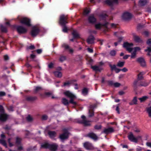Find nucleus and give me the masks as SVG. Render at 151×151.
Instances as JSON below:
<instances>
[{"label":"nucleus","mask_w":151,"mask_h":151,"mask_svg":"<svg viewBox=\"0 0 151 151\" xmlns=\"http://www.w3.org/2000/svg\"><path fill=\"white\" fill-rule=\"evenodd\" d=\"M65 95L70 99L69 101L65 98H63L61 100V102L64 105H68L69 103L72 104L74 105H77V103L75 101V100L76 99V96L69 91H66L64 93Z\"/></svg>","instance_id":"nucleus-1"},{"label":"nucleus","mask_w":151,"mask_h":151,"mask_svg":"<svg viewBox=\"0 0 151 151\" xmlns=\"http://www.w3.org/2000/svg\"><path fill=\"white\" fill-rule=\"evenodd\" d=\"M133 44L132 43H129L128 42H125L123 44V47L126 48V50L129 52L131 53L130 56L132 59L135 58L136 57L137 52L141 50L140 47H132Z\"/></svg>","instance_id":"nucleus-2"},{"label":"nucleus","mask_w":151,"mask_h":151,"mask_svg":"<svg viewBox=\"0 0 151 151\" xmlns=\"http://www.w3.org/2000/svg\"><path fill=\"white\" fill-rule=\"evenodd\" d=\"M58 146L56 144L49 145L48 143H45L41 145L42 147L47 148H49L52 151H56Z\"/></svg>","instance_id":"nucleus-3"},{"label":"nucleus","mask_w":151,"mask_h":151,"mask_svg":"<svg viewBox=\"0 0 151 151\" xmlns=\"http://www.w3.org/2000/svg\"><path fill=\"white\" fill-rule=\"evenodd\" d=\"M18 18L20 20L21 23L25 24L28 26L31 25L30 24V20L29 19L25 17H22L21 19L19 17H18Z\"/></svg>","instance_id":"nucleus-4"},{"label":"nucleus","mask_w":151,"mask_h":151,"mask_svg":"<svg viewBox=\"0 0 151 151\" xmlns=\"http://www.w3.org/2000/svg\"><path fill=\"white\" fill-rule=\"evenodd\" d=\"M128 137L130 141L135 143H137L138 139L139 138L141 139V136H138L137 137H135L132 132L129 133Z\"/></svg>","instance_id":"nucleus-5"},{"label":"nucleus","mask_w":151,"mask_h":151,"mask_svg":"<svg viewBox=\"0 0 151 151\" xmlns=\"http://www.w3.org/2000/svg\"><path fill=\"white\" fill-rule=\"evenodd\" d=\"M67 19V17L66 16L64 15H61L60 17L59 23L62 26H64L67 23L66 21Z\"/></svg>","instance_id":"nucleus-6"},{"label":"nucleus","mask_w":151,"mask_h":151,"mask_svg":"<svg viewBox=\"0 0 151 151\" xmlns=\"http://www.w3.org/2000/svg\"><path fill=\"white\" fill-rule=\"evenodd\" d=\"M63 131L64 133L60 134V138L62 140L67 139L69 135V133L67 131V129H63Z\"/></svg>","instance_id":"nucleus-7"},{"label":"nucleus","mask_w":151,"mask_h":151,"mask_svg":"<svg viewBox=\"0 0 151 151\" xmlns=\"http://www.w3.org/2000/svg\"><path fill=\"white\" fill-rule=\"evenodd\" d=\"M132 17V15L131 14L128 12L124 13L122 16V17L123 19L125 20L129 19Z\"/></svg>","instance_id":"nucleus-8"},{"label":"nucleus","mask_w":151,"mask_h":151,"mask_svg":"<svg viewBox=\"0 0 151 151\" xmlns=\"http://www.w3.org/2000/svg\"><path fill=\"white\" fill-rule=\"evenodd\" d=\"M18 32L19 33H24L27 32V29L21 26H18L17 28Z\"/></svg>","instance_id":"nucleus-9"},{"label":"nucleus","mask_w":151,"mask_h":151,"mask_svg":"<svg viewBox=\"0 0 151 151\" xmlns=\"http://www.w3.org/2000/svg\"><path fill=\"white\" fill-rule=\"evenodd\" d=\"M1 139L0 140V143L4 146L6 148H7V146L5 141L4 139L5 138L4 135L2 134L1 135Z\"/></svg>","instance_id":"nucleus-10"},{"label":"nucleus","mask_w":151,"mask_h":151,"mask_svg":"<svg viewBox=\"0 0 151 151\" xmlns=\"http://www.w3.org/2000/svg\"><path fill=\"white\" fill-rule=\"evenodd\" d=\"M91 68L96 72H100L103 69L101 66L95 65L91 66Z\"/></svg>","instance_id":"nucleus-11"},{"label":"nucleus","mask_w":151,"mask_h":151,"mask_svg":"<svg viewBox=\"0 0 151 151\" xmlns=\"http://www.w3.org/2000/svg\"><path fill=\"white\" fill-rule=\"evenodd\" d=\"M39 32V29L34 27L33 28V29L31 32V35L33 36H35L38 34Z\"/></svg>","instance_id":"nucleus-12"},{"label":"nucleus","mask_w":151,"mask_h":151,"mask_svg":"<svg viewBox=\"0 0 151 151\" xmlns=\"http://www.w3.org/2000/svg\"><path fill=\"white\" fill-rule=\"evenodd\" d=\"M84 147L88 150L92 149L93 148V146L91 144L88 142H86L83 144Z\"/></svg>","instance_id":"nucleus-13"},{"label":"nucleus","mask_w":151,"mask_h":151,"mask_svg":"<svg viewBox=\"0 0 151 151\" xmlns=\"http://www.w3.org/2000/svg\"><path fill=\"white\" fill-rule=\"evenodd\" d=\"M8 116L6 114L3 113L0 115V120L2 121H5L7 118Z\"/></svg>","instance_id":"nucleus-14"},{"label":"nucleus","mask_w":151,"mask_h":151,"mask_svg":"<svg viewBox=\"0 0 151 151\" xmlns=\"http://www.w3.org/2000/svg\"><path fill=\"white\" fill-rule=\"evenodd\" d=\"M81 118L82 119V123H83L85 125L88 126L90 125V122L86 120V117L84 116H82Z\"/></svg>","instance_id":"nucleus-15"},{"label":"nucleus","mask_w":151,"mask_h":151,"mask_svg":"<svg viewBox=\"0 0 151 151\" xmlns=\"http://www.w3.org/2000/svg\"><path fill=\"white\" fill-rule=\"evenodd\" d=\"M114 131V130L113 128L110 127L105 129L103 131V132L107 134L112 132Z\"/></svg>","instance_id":"nucleus-16"},{"label":"nucleus","mask_w":151,"mask_h":151,"mask_svg":"<svg viewBox=\"0 0 151 151\" xmlns=\"http://www.w3.org/2000/svg\"><path fill=\"white\" fill-rule=\"evenodd\" d=\"M62 47L65 49L68 50L70 53H72L73 52V49L70 48L69 46L66 44H63L62 45Z\"/></svg>","instance_id":"nucleus-17"},{"label":"nucleus","mask_w":151,"mask_h":151,"mask_svg":"<svg viewBox=\"0 0 151 151\" xmlns=\"http://www.w3.org/2000/svg\"><path fill=\"white\" fill-rule=\"evenodd\" d=\"M88 20L89 22L91 23H94L96 22V19L93 15H91L89 16Z\"/></svg>","instance_id":"nucleus-18"},{"label":"nucleus","mask_w":151,"mask_h":151,"mask_svg":"<svg viewBox=\"0 0 151 151\" xmlns=\"http://www.w3.org/2000/svg\"><path fill=\"white\" fill-rule=\"evenodd\" d=\"M137 60L142 66H144L145 65V63L143 58H139L137 59Z\"/></svg>","instance_id":"nucleus-19"},{"label":"nucleus","mask_w":151,"mask_h":151,"mask_svg":"<svg viewBox=\"0 0 151 151\" xmlns=\"http://www.w3.org/2000/svg\"><path fill=\"white\" fill-rule=\"evenodd\" d=\"M132 35L133 36V39L135 41L137 42L141 41V39L139 36L136 35L134 33H133Z\"/></svg>","instance_id":"nucleus-20"},{"label":"nucleus","mask_w":151,"mask_h":151,"mask_svg":"<svg viewBox=\"0 0 151 151\" xmlns=\"http://www.w3.org/2000/svg\"><path fill=\"white\" fill-rule=\"evenodd\" d=\"M113 1H111L110 0H106L105 1V3L109 5H111L113 3H117L118 0H112Z\"/></svg>","instance_id":"nucleus-21"},{"label":"nucleus","mask_w":151,"mask_h":151,"mask_svg":"<svg viewBox=\"0 0 151 151\" xmlns=\"http://www.w3.org/2000/svg\"><path fill=\"white\" fill-rule=\"evenodd\" d=\"M88 136L94 140L97 139L98 137L96 135L93 133H90L88 134Z\"/></svg>","instance_id":"nucleus-22"},{"label":"nucleus","mask_w":151,"mask_h":151,"mask_svg":"<svg viewBox=\"0 0 151 151\" xmlns=\"http://www.w3.org/2000/svg\"><path fill=\"white\" fill-rule=\"evenodd\" d=\"M94 38L93 36H90L87 40V42L89 44H91L93 43Z\"/></svg>","instance_id":"nucleus-23"},{"label":"nucleus","mask_w":151,"mask_h":151,"mask_svg":"<svg viewBox=\"0 0 151 151\" xmlns=\"http://www.w3.org/2000/svg\"><path fill=\"white\" fill-rule=\"evenodd\" d=\"M147 3L146 0H140L139 2V4L140 6H144Z\"/></svg>","instance_id":"nucleus-24"},{"label":"nucleus","mask_w":151,"mask_h":151,"mask_svg":"<svg viewBox=\"0 0 151 151\" xmlns=\"http://www.w3.org/2000/svg\"><path fill=\"white\" fill-rule=\"evenodd\" d=\"M50 138H52L54 137L56 135V133L54 131H50L48 133Z\"/></svg>","instance_id":"nucleus-25"},{"label":"nucleus","mask_w":151,"mask_h":151,"mask_svg":"<svg viewBox=\"0 0 151 151\" xmlns=\"http://www.w3.org/2000/svg\"><path fill=\"white\" fill-rule=\"evenodd\" d=\"M55 76L58 77H61L62 76V73L59 71H56L54 73Z\"/></svg>","instance_id":"nucleus-26"},{"label":"nucleus","mask_w":151,"mask_h":151,"mask_svg":"<svg viewBox=\"0 0 151 151\" xmlns=\"http://www.w3.org/2000/svg\"><path fill=\"white\" fill-rule=\"evenodd\" d=\"M106 24H107L106 23H105V24L103 25L100 23H98L96 24L95 27L97 29H100L102 27L103 25L106 26Z\"/></svg>","instance_id":"nucleus-27"},{"label":"nucleus","mask_w":151,"mask_h":151,"mask_svg":"<svg viewBox=\"0 0 151 151\" xmlns=\"http://www.w3.org/2000/svg\"><path fill=\"white\" fill-rule=\"evenodd\" d=\"M137 99L136 97H134L131 102L129 103L130 105L135 104H137Z\"/></svg>","instance_id":"nucleus-28"},{"label":"nucleus","mask_w":151,"mask_h":151,"mask_svg":"<svg viewBox=\"0 0 151 151\" xmlns=\"http://www.w3.org/2000/svg\"><path fill=\"white\" fill-rule=\"evenodd\" d=\"M72 34L74 37L77 38L79 37L78 34L76 30H73Z\"/></svg>","instance_id":"nucleus-29"},{"label":"nucleus","mask_w":151,"mask_h":151,"mask_svg":"<svg viewBox=\"0 0 151 151\" xmlns=\"http://www.w3.org/2000/svg\"><path fill=\"white\" fill-rule=\"evenodd\" d=\"M124 62H121L119 61L117 63V66L120 67H122L124 64Z\"/></svg>","instance_id":"nucleus-30"},{"label":"nucleus","mask_w":151,"mask_h":151,"mask_svg":"<svg viewBox=\"0 0 151 151\" xmlns=\"http://www.w3.org/2000/svg\"><path fill=\"white\" fill-rule=\"evenodd\" d=\"M147 111L148 114L149 116L151 118V106L147 108Z\"/></svg>","instance_id":"nucleus-31"},{"label":"nucleus","mask_w":151,"mask_h":151,"mask_svg":"<svg viewBox=\"0 0 151 151\" xmlns=\"http://www.w3.org/2000/svg\"><path fill=\"white\" fill-rule=\"evenodd\" d=\"M145 52H148L147 55L150 56V53L151 52V47H148L147 49L145 50Z\"/></svg>","instance_id":"nucleus-32"},{"label":"nucleus","mask_w":151,"mask_h":151,"mask_svg":"<svg viewBox=\"0 0 151 151\" xmlns=\"http://www.w3.org/2000/svg\"><path fill=\"white\" fill-rule=\"evenodd\" d=\"M147 98V97L144 96L142 98H139V99L140 100V102H142L145 101Z\"/></svg>","instance_id":"nucleus-33"},{"label":"nucleus","mask_w":151,"mask_h":151,"mask_svg":"<svg viewBox=\"0 0 151 151\" xmlns=\"http://www.w3.org/2000/svg\"><path fill=\"white\" fill-rule=\"evenodd\" d=\"M88 92V90L86 88H84L83 89L82 93L83 95H86L87 94Z\"/></svg>","instance_id":"nucleus-34"},{"label":"nucleus","mask_w":151,"mask_h":151,"mask_svg":"<svg viewBox=\"0 0 151 151\" xmlns=\"http://www.w3.org/2000/svg\"><path fill=\"white\" fill-rule=\"evenodd\" d=\"M37 98L36 97H28L27 98V99L28 101H33L36 99Z\"/></svg>","instance_id":"nucleus-35"},{"label":"nucleus","mask_w":151,"mask_h":151,"mask_svg":"<svg viewBox=\"0 0 151 151\" xmlns=\"http://www.w3.org/2000/svg\"><path fill=\"white\" fill-rule=\"evenodd\" d=\"M109 65L112 70H115L117 68L116 65H112L110 63L109 64Z\"/></svg>","instance_id":"nucleus-36"},{"label":"nucleus","mask_w":151,"mask_h":151,"mask_svg":"<svg viewBox=\"0 0 151 151\" xmlns=\"http://www.w3.org/2000/svg\"><path fill=\"white\" fill-rule=\"evenodd\" d=\"M143 74V72L140 73L138 76V78L139 80H141L142 78V75Z\"/></svg>","instance_id":"nucleus-37"},{"label":"nucleus","mask_w":151,"mask_h":151,"mask_svg":"<svg viewBox=\"0 0 151 151\" xmlns=\"http://www.w3.org/2000/svg\"><path fill=\"white\" fill-rule=\"evenodd\" d=\"M1 29L2 32H6L7 31L6 29L2 25L1 26Z\"/></svg>","instance_id":"nucleus-38"},{"label":"nucleus","mask_w":151,"mask_h":151,"mask_svg":"<svg viewBox=\"0 0 151 151\" xmlns=\"http://www.w3.org/2000/svg\"><path fill=\"white\" fill-rule=\"evenodd\" d=\"M63 32H67V31L68 30V29L67 27L64 25L63 26Z\"/></svg>","instance_id":"nucleus-39"},{"label":"nucleus","mask_w":151,"mask_h":151,"mask_svg":"<svg viewBox=\"0 0 151 151\" xmlns=\"http://www.w3.org/2000/svg\"><path fill=\"white\" fill-rule=\"evenodd\" d=\"M27 119L29 122H31L33 120L32 117L30 115H28L27 117Z\"/></svg>","instance_id":"nucleus-40"},{"label":"nucleus","mask_w":151,"mask_h":151,"mask_svg":"<svg viewBox=\"0 0 151 151\" xmlns=\"http://www.w3.org/2000/svg\"><path fill=\"white\" fill-rule=\"evenodd\" d=\"M90 12V10L89 9H86L84 11V14L87 15Z\"/></svg>","instance_id":"nucleus-41"},{"label":"nucleus","mask_w":151,"mask_h":151,"mask_svg":"<svg viewBox=\"0 0 151 151\" xmlns=\"http://www.w3.org/2000/svg\"><path fill=\"white\" fill-rule=\"evenodd\" d=\"M110 54L112 56H115L116 54V52L115 50H112L110 52Z\"/></svg>","instance_id":"nucleus-42"},{"label":"nucleus","mask_w":151,"mask_h":151,"mask_svg":"<svg viewBox=\"0 0 151 151\" xmlns=\"http://www.w3.org/2000/svg\"><path fill=\"white\" fill-rule=\"evenodd\" d=\"M42 89V88L41 87H35V91L36 92H37L38 91Z\"/></svg>","instance_id":"nucleus-43"},{"label":"nucleus","mask_w":151,"mask_h":151,"mask_svg":"<svg viewBox=\"0 0 151 151\" xmlns=\"http://www.w3.org/2000/svg\"><path fill=\"white\" fill-rule=\"evenodd\" d=\"M21 139L19 137H17L16 138V143L17 144H19L20 143L21 141Z\"/></svg>","instance_id":"nucleus-44"},{"label":"nucleus","mask_w":151,"mask_h":151,"mask_svg":"<svg viewBox=\"0 0 151 151\" xmlns=\"http://www.w3.org/2000/svg\"><path fill=\"white\" fill-rule=\"evenodd\" d=\"M35 48V47L34 45H31L27 48V49L33 50Z\"/></svg>","instance_id":"nucleus-45"},{"label":"nucleus","mask_w":151,"mask_h":151,"mask_svg":"<svg viewBox=\"0 0 151 151\" xmlns=\"http://www.w3.org/2000/svg\"><path fill=\"white\" fill-rule=\"evenodd\" d=\"M147 44L149 46L151 45V39H149L147 40Z\"/></svg>","instance_id":"nucleus-46"},{"label":"nucleus","mask_w":151,"mask_h":151,"mask_svg":"<svg viewBox=\"0 0 151 151\" xmlns=\"http://www.w3.org/2000/svg\"><path fill=\"white\" fill-rule=\"evenodd\" d=\"M142 34L146 36H147L149 35V33L147 31H145L142 33Z\"/></svg>","instance_id":"nucleus-47"},{"label":"nucleus","mask_w":151,"mask_h":151,"mask_svg":"<svg viewBox=\"0 0 151 151\" xmlns=\"http://www.w3.org/2000/svg\"><path fill=\"white\" fill-rule=\"evenodd\" d=\"M121 84L120 83H115L114 84V86L115 87H118L120 86Z\"/></svg>","instance_id":"nucleus-48"},{"label":"nucleus","mask_w":151,"mask_h":151,"mask_svg":"<svg viewBox=\"0 0 151 151\" xmlns=\"http://www.w3.org/2000/svg\"><path fill=\"white\" fill-rule=\"evenodd\" d=\"M66 59V58L65 56H61L60 58V60L61 62H63Z\"/></svg>","instance_id":"nucleus-49"},{"label":"nucleus","mask_w":151,"mask_h":151,"mask_svg":"<svg viewBox=\"0 0 151 151\" xmlns=\"http://www.w3.org/2000/svg\"><path fill=\"white\" fill-rule=\"evenodd\" d=\"M89 116L91 117V116H93V111L91 112V109H89Z\"/></svg>","instance_id":"nucleus-50"},{"label":"nucleus","mask_w":151,"mask_h":151,"mask_svg":"<svg viewBox=\"0 0 151 151\" xmlns=\"http://www.w3.org/2000/svg\"><path fill=\"white\" fill-rule=\"evenodd\" d=\"M47 118H48V117L46 115H43L42 116V119L43 120H46L47 119Z\"/></svg>","instance_id":"nucleus-51"},{"label":"nucleus","mask_w":151,"mask_h":151,"mask_svg":"<svg viewBox=\"0 0 151 151\" xmlns=\"http://www.w3.org/2000/svg\"><path fill=\"white\" fill-rule=\"evenodd\" d=\"M142 150V148L139 146H138L136 148L137 151H141Z\"/></svg>","instance_id":"nucleus-52"},{"label":"nucleus","mask_w":151,"mask_h":151,"mask_svg":"<svg viewBox=\"0 0 151 151\" xmlns=\"http://www.w3.org/2000/svg\"><path fill=\"white\" fill-rule=\"evenodd\" d=\"M11 139H12L11 138H9L8 139V142L9 143V145L10 147H12L13 146V145L11 142Z\"/></svg>","instance_id":"nucleus-53"},{"label":"nucleus","mask_w":151,"mask_h":151,"mask_svg":"<svg viewBox=\"0 0 151 151\" xmlns=\"http://www.w3.org/2000/svg\"><path fill=\"white\" fill-rule=\"evenodd\" d=\"M146 145H147V146L151 148V142H147L146 143Z\"/></svg>","instance_id":"nucleus-54"},{"label":"nucleus","mask_w":151,"mask_h":151,"mask_svg":"<svg viewBox=\"0 0 151 151\" xmlns=\"http://www.w3.org/2000/svg\"><path fill=\"white\" fill-rule=\"evenodd\" d=\"M114 83L112 81H110L108 82V84L109 85L114 86Z\"/></svg>","instance_id":"nucleus-55"},{"label":"nucleus","mask_w":151,"mask_h":151,"mask_svg":"<svg viewBox=\"0 0 151 151\" xmlns=\"http://www.w3.org/2000/svg\"><path fill=\"white\" fill-rule=\"evenodd\" d=\"M130 56V55H127L124 56L123 58L124 59H127Z\"/></svg>","instance_id":"nucleus-56"},{"label":"nucleus","mask_w":151,"mask_h":151,"mask_svg":"<svg viewBox=\"0 0 151 151\" xmlns=\"http://www.w3.org/2000/svg\"><path fill=\"white\" fill-rule=\"evenodd\" d=\"M137 81H135L133 83V86L134 87H135L136 86L137 83Z\"/></svg>","instance_id":"nucleus-57"},{"label":"nucleus","mask_w":151,"mask_h":151,"mask_svg":"<svg viewBox=\"0 0 151 151\" xmlns=\"http://www.w3.org/2000/svg\"><path fill=\"white\" fill-rule=\"evenodd\" d=\"M4 111V109L3 107L2 106L0 105V112L3 113Z\"/></svg>","instance_id":"nucleus-58"},{"label":"nucleus","mask_w":151,"mask_h":151,"mask_svg":"<svg viewBox=\"0 0 151 151\" xmlns=\"http://www.w3.org/2000/svg\"><path fill=\"white\" fill-rule=\"evenodd\" d=\"M5 95V93L4 92H0V96H4Z\"/></svg>","instance_id":"nucleus-59"},{"label":"nucleus","mask_w":151,"mask_h":151,"mask_svg":"<svg viewBox=\"0 0 151 151\" xmlns=\"http://www.w3.org/2000/svg\"><path fill=\"white\" fill-rule=\"evenodd\" d=\"M121 70L124 72H126L127 71V69L126 68H124L123 69H121Z\"/></svg>","instance_id":"nucleus-60"},{"label":"nucleus","mask_w":151,"mask_h":151,"mask_svg":"<svg viewBox=\"0 0 151 151\" xmlns=\"http://www.w3.org/2000/svg\"><path fill=\"white\" fill-rule=\"evenodd\" d=\"M116 73H118L119 71H121V69H118L117 68H116L115 70H114Z\"/></svg>","instance_id":"nucleus-61"},{"label":"nucleus","mask_w":151,"mask_h":151,"mask_svg":"<svg viewBox=\"0 0 151 151\" xmlns=\"http://www.w3.org/2000/svg\"><path fill=\"white\" fill-rule=\"evenodd\" d=\"M134 131L138 133L140 132V130L139 129L136 128L134 129Z\"/></svg>","instance_id":"nucleus-62"},{"label":"nucleus","mask_w":151,"mask_h":151,"mask_svg":"<svg viewBox=\"0 0 151 151\" xmlns=\"http://www.w3.org/2000/svg\"><path fill=\"white\" fill-rule=\"evenodd\" d=\"M95 129H100L101 128V126L100 125H99V126L96 125V126H95Z\"/></svg>","instance_id":"nucleus-63"},{"label":"nucleus","mask_w":151,"mask_h":151,"mask_svg":"<svg viewBox=\"0 0 151 151\" xmlns=\"http://www.w3.org/2000/svg\"><path fill=\"white\" fill-rule=\"evenodd\" d=\"M70 83H69V82H68L64 83V86H69V85H70Z\"/></svg>","instance_id":"nucleus-64"}]
</instances>
